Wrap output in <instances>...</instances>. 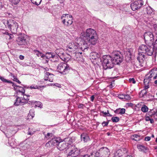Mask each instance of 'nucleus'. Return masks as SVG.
<instances>
[{"instance_id":"20e7f679","label":"nucleus","mask_w":157,"mask_h":157,"mask_svg":"<svg viewBox=\"0 0 157 157\" xmlns=\"http://www.w3.org/2000/svg\"><path fill=\"white\" fill-rule=\"evenodd\" d=\"M102 63V66L104 69L106 70L113 68L114 66V63L113 61L112 57L109 55L103 56L102 58L100 59Z\"/></svg>"},{"instance_id":"393cba45","label":"nucleus","mask_w":157,"mask_h":157,"mask_svg":"<svg viewBox=\"0 0 157 157\" xmlns=\"http://www.w3.org/2000/svg\"><path fill=\"white\" fill-rule=\"evenodd\" d=\"M64 141L67 142V146L69 145H71V144L74 141V139L70 137H68L67 138H65L64 140Z\"/></svg>"},{"instance_id":"680f3d73","label":"nucleus","mask_w":157,"mask_h":157,"mask_svg":"<svg viewBox=\"0 0 157 157\" xmlns=\"http://www.w3.org/2000/svg\"><path fill=\"white\" fill-rule=\"evenodd\" d=\"M157 71V68H154L152 69H151L150 71H152V72H153L154 74H155V72H154V71Z\"/></svg>"},{"instance_id":"bf43d9fd","label":"nucleus","mask_w":157,"mask_h":157,"mask_svg":"<svg viewBox=\"0 0 157 157\" xmlns=\"http://www.w3.org/2000/svg\"><path fill=\"white\" fill-rule=\"evenodd\" d=\"M41 54V56H40L43 59H46V57L45 56H46V55H44L42 53Z\"/></svg>"},{"instance_id":"4468645a","label":"nucleus","mask_w":157,"mask_h":157,"mask_svg":"<svg viewBox=\"0 0 157 157\" xmlns=\"http://www.w3.org/2000/svg\"><path fill=\"white\" fill-rule=\"evenodd\" d=\"M144 39L145 42L151 41L153 42L154 40V36L151 32H145L144 34Z\"/></svg>"},{"instance_id":"8fccbe9b","label":"nucleus","mask_w":157,"mask_h":157,"mask_svg":"<svg viewBox=\"0 0 157 157\" xmlns=\"http://www.w3.org/2000/svg\"><path fill=\"white\" fill-rule=\"evenodd\" d=\"M109 123V121H108L107 122H105L104 121L102 123V125L103 127L106 126L108 125Z\"/></svg>"},{"instance_id":"dca6fc26","label":"nucleus","mask_w":157,"mask_h":157,"mask_svg":"<svg viewBox=\"0 0 157 157\" xmlns=\"http://www.w3.org/2000/svg\"><path fill=\"white\" fill-rule=\"evenodd\" d=\"M24 100L22 98L17 97L16 99L15 100V102L14 105L16 106H18L20 105H23L24 104L27 103V101H23Z\"/></svg>"},{"instance_id":"f704fd0d","label":"nucleus","mask_w":157,"mask_h":157,"mask_svg":"<svg viewBox=\"0 0 157 157\" xmlns=\"http://www.w3.org/2000/svg\"><path fill=\"white\" fill-rule=\"evenodd\" d=\"M92 153H93V155H94V156H96V157H101V155L100 154L101 152L99 151V149L96 152H94Z\"/></svg>"},{"instance_id":"0e129e2a","label":"nucleus","mask_w":157,"mask_h":157,"mask_svg":"<svg viewBox=\"0 0 157 157\" xmlns=\"http://www.w3.org/2000/svg\"><path fill=\"white\" fill-rule=\"evenodd\" d=\"M94 98V95H92L90 97V100L92 101H93Z\"/></svg>"},{"instance_id":"e2e57ef3","label":"nucleus","mask_w":157,"mask_h":157,"mask_svg":"<svg viewBox=\"0 0 157 157\" xmlns=\"http://www.w3.org/2000/svg\"><path fill=\"white\" fill-rule=\"evenodd\" d=\"M19 58L21 60H23L24 59V56L23 55H20L19 56Z\"/></svg>"},{"instance_id":"603ef678","label":"nucleus","mask_w":157,"mask_h":157,"mask_svg":"<svg viewBox=\"0 0 157 157\" xmlns=\"http://www.w3.org/2000/svg\"><path fill=\"white\" fill-rule=\"evenodd\" d=\"M129 81L130 82H132L133 83H135L136 81L134 78H130L129 79Z\"/></svg>"},{"instance_id":"2eb2a0df","label":"nucleus","mask_w":157,"mask_h":157,"mask_svg":"<svg viewBox=\"0 0 157 157\" xmlns=\"http://www.w3.org/2000/svg\"><path fill=\"white\" fill-rule=\"evenodd\" d=\"M101 157H108L109 155V149L106 147H102L99 149Z\"/></svg>"},{"instance_id":"6e6d98bb","label":"nucleus","mask_w":157,"mask_h":157,"mask_svg":"<svg viewBox=\"0 0 157 157\" xmlns=\"http://www.w3.org/2000/svg\"><path fill=\"white\" fill-rule=\"evenodd\" d=\"M108 112H109L108 110H107V112H104L103 111H101V113H103V114H104V115H103V116L104 117H105L106 116H107V115L108 114Z\"/></svg>"},{"instance_id":"e433bc0d","label":"nucleus","mask_w":157,"mask_h":157,"mask_svg":"<svg viewBox=\"0 0 157 157\" xmlns=\"http://www.w3.org/2000/svg\"><path fill=\"white\" fill-rule=\"evenodd\" d=\"M9 34V33L4 29H0V35H6Z\"/></svg>"},{"instance_id":"aec40b11","label":"nucleus","mask_w":157,"mask_h":157,"mask_svg":"<svg viewBox=\"0 0 157 157\" xmlns=\"http://www.w3.org/2000/svg\"><path fill=\"white\" fill-rule=\"evenodd\" d=\"M155 74L153 72H152V71H150L148 74L147 75V76L145 79H144V83H145V81H147L148 82L150 81L151 78L153 76L152 75Z\"/></svg>"},{"instance_id":"79ce46f5","label":"nucleus","mask_w":157,"mask_h":157,"mask_svg":"<svg viewBox=\"0 0 157 157\" xmlns=\"http://www.w3.org/2000/svg\"><path fill=\"white\" fill-rule=\"evenodd\" d=\"M9 1L13 4L14 5L17 4L20 2L21 0H9Z\"/></svg>"},{"instance_id":"6ab92c4d","label":"nucleus","mask_w":157,"mask_h":157,"mask_svg":"<svg viewBox=\"0 0 157 157\" xmlns=\"http://www.w3.org/2000/svg\"><path fill=\"white\" fill-rule=\"evenodd\" d=\"M81 139L82 141H83L84 143L87 142L90 140L89 135L85 133H83L81 134Z\"/></svg>"},{"instance_id":"338daca9","label":"nucleus","mask_w":157,"mask_h":157,"mask_svg":"<svg viewBox=\"0 0 157 157\" xmlns=\"http://www.w3.org/2000/svg\"><path fill=\"white\" fill-rule=\"evenodd\" d=\"M15 79V80L16 82H17L18 83L20 84L21 83V82L19 81V80L17 78H14Z\"/></svg>"},{"instance_id":"774afa93","label":"nucleus","mask_w":157,"mask_h":157,"mask_svg":"<svg viewBox=\"0 0 157 157\" xmlns=\"http://www.w3.org/2000/svg\"><path fill=\"white\" fill-rule=\"evenodd\" d=\"M5 135H6V136L7 137H8V138L9 137V136H11L12 135L11 134L10 135H9V133H8V132L7 133H5Z\"/></svg>"},{"instance_id":"49530a36","label":"nucleus","mask_w":157,"mask_h":157,"mask_svg":"<svg viewBox=\"0 0 157 157\" xmlns=\"http://www.w3.org/2000/svg\"><path fill=\"white\" fill-rule=\"evenodd\" d=\"M156 112L153 109H151L148 112V114L149 116H152L155 115Z\"/></svg>"},{"instance_id":"c756f323","label":"nucleus","mask_w":157,"mask_h":157,"mask_svg":"<svg viewBox=\"0 0 157 157\" xmlns=\"http://www.w3.org/2000/svg\"><path fill=\"white\" fill-rule=\"evenodd\" d=\"M34 111L33 109H31L30 110L29 113L28 114V116L30 118H33L34 116Z\"/></svg>"},{"instance_id":"4c0bfd02","label":"nucleus","mask_w":157,"mask_h":157,"mask_svg":"<svg viewBox=\"0 0 157 157\" xmlns=\"http://www.w3.org/2000/svg\"><path fill=\"white\" fill-rule=\"evenodd\" d=\"M36 131L33 129H32L30 130V128H29L28 129V134L32 135L34 134L35 132Z\"/></svg>"},{"instance_id":"a878e982","label":"nucleus","mask_w":157,"mask_h":157,"mask_svg":"<svg viewBox=\"0 0 157 157\" xmlns=\"http://www.w3.org/2000/svg\"><path fill=\"white\" fill-rule=\"evenodd\" d=\"M152 45L151 46L155 51V55L157 53V38L154 43H152Z\"/></svg>"},{"instance_id":"13d9d810","label":"nucleus","mask_w":157,"mask_h":157,"mask_svg":"<svg viewBox=\"0 0 157 157\" xmlns=\"http://www.w3.org/2000/svg\"><path fill=\"white\" fill-rule=\"evenodd\" d=\"M151 139V137L149 136H146L144 138V140L146 141H149Z\"/></svg>"},{"instance_id":"9b49d317","label":"nucleus","mask_w":157,"mask_h":157,"mask_svg":"<svg viewBox=\"0 0 157 157\" xmlns=\"http://www.w3.org/2000/svg\"><path fill=\"white\" fill-rule=\"evenodd\" d=\"M20 147L19 150L22 155H25L30 147L29 144L25 142L20 144Z\"/></svg>"},{"instance_id":"3c124183","label":"nucleus","mask_w":157,"mask_h":157,"mask_svg":"<svg viewBox=\"0 0 157 157\" xmlns=\"http://www.w3.org/2000/svg\"><path fill=\"white\" fill-rule=\"evenodd\" d=\"M141 93H142V96L144 97L145 95L147 93V91L146 90H143L141 91Z\"/></svg>"},{"instance_id":"423d86ee","label":"nucleus","mask_w":157,"mask_h":157,"mask_svg":"<svg viewBox=\"0 0 157 157\" xmlns=\"http://www.w3.org/2000/svg\"><path fill=\"white\" fill-rule=\"evenodd\" d=\"M71 69L70 66L65 62L60 63L57 67V71L63 75H66L68 73Z\"/></svg>"},{"instance_id":"2f4dec72","label":"nucleus","mask_w":157,"mask_h":157,"mask_svg":"<svg viewBox=\"0 0 157 157\" xmlns=\"http://www.w3.org/2000/svg\"><path fill=\"white\" fill-rule=\"evenodd\" d=\"M141 111L144 113H146L148 110V108L145 105H143L141 108Z\"/></svg>"},{"instance_id":"1a4fd4ad","label":"nucleus","mask_w":157,"mask_h":157,"mask_svg":"<svg viewBox=\"0 0 157 157\" xmlns=\"http://www.w3.org/2000/svg\"><path fill=\"white\" fill-rule=\"evenodd\" d=\"M6 25L11 31L12 33L15 34L17 32L18 26L17 23L13 20H9L6 22Z\"/></svg>"},{"instance_id":"5fc2aeb1","label":"nucleus","mask_w":157,"mask_h":157,"mask_svg":"<svg viewBox=\"0 0 157 157\" xmlns=\"http://www.w3.org/2000/svg\"><path fill=\"white\" fill-rule=\"evenodd\" d=\"M7 35L9 36L8 38L9 39H12L14 37L13 35L9 33V34H7Z\"/></svg>"},{"instance_id":"864d4df0","label":"nucleus","mask_w":157,"mask_h":157,"mask_svg":"<svg viewBox=\"0 0 157 157\" xmlns=\"http://www.w3.org/2000/svg\"><path fill=\"white\" fill-rule=\"evenodd\" d=\"M153 28L155 32L157 31V24H154L153 25Z\"/></svg>"},{"instance_id":"c9c22d12","label":"nucleus","mask_w":157,"mask_h":157,"mask_svg":"<svg viewBox=\"0 0 157 157\" xmlns=\"http://www.w3.org/2000/svg\"><path fill=\"white\" fill-rule=\"evenodd\" d=\"M111 120L113 122L117 123L120 120L119 117H113L111 118Z\"/></svg>"},{"instance_id":"de8ad7c7","label":"nucleus","mask_w":157,"mask_h":157,"mask_svg":"<svg viewBox=\"0 0 157 157\" xmlns=\"http://www.w3.org/2000/svg\"><path fill=\"white\" fill-rule=\"evenodd\" d=\"M68 14H63L61 16V19L62 20L63 19H68Z\"/></svg>"},{"instance_id":"f257e3e1","label":"nucleus","mask_w":157,"mask_h":157,"mask_svg":"<svg viewBox=\"0 0 157 157\" xmlns=\"http://www.w3.org/2000/svg\"><path fill=\"white\" fill-rule=\"evenodd\" d=\"M98 36L96 31L91 28L87 29L85 32L81 34L79 39L81 49L84 52L87 51L89 48L90 44L94 45L98 41Z\"/></svg>"},{"instance_id":"bb28decb","label":"nucleus","mask_w":157,"mask_h":157,"mask_svg":"<svg viewBox=\"0 0 157 157\" xmlns=\"http://www.w3.org/2000/svg\"><path fill=\"white\" fill-rule=\"evenodd\" d=\"M46 60L47 62H48V60L51 58H52L54 57V56H53L52 53L48 52L46 54Z\"/></svg>"},{"instance_id":"f03ea898","label":"nucleus","mask_w":157,"mask_h":157,"mask_svg":"<svg viewBox=\"0 0 157 157\" xmlns=\"http://www.w3.org/2000/svg\"><path fill=\"white\" fill-rule=\"evenodd\" d=\"M154 53H155V51L152 46L142 44L138 48V56L137 59L140 62H142L145 59V55L151 56Z\"/></svg>"},{"instance_id":"7c9ffc66","label":"nucleus","mask_w":157,"mask_h":157,"mask_svg":"<svg viewBox=\"0 0 157 157\" xmlns=\"http://www.w3.org/2000/svg\"><path fill=\"white\" fill-rule=\"evenodd\" d=\"M44 86H37L36 85V84H34L31 85L30 86L29 88L31 89H39L40 88H41L42 87Z\"/></svg>"},{"instance_id":"58836bf2","label":"nucleus","mask_w":157,"mask_h":157,"mask_svg":"<svg viewBox=\"0 0 157 157\" xmlns=\"http://www.w3.org/2000/svg\"><path fill=\"white\" fill-rule=\"evenodd\" d=\"M53 134L52 133H48L45 136V138L47 139H49L53 136Z\"/></svg>"},{"instance_id":"473e14b6","label":"nucleus","mask_w":157,"mask_h":157,"mask_svg":"<svg viewBox=\"0 0 157 157\" xmlns=\"http://www.w3.org/2000/svg\"><path fill=\"white\" fill-rule=\"evenodd\" d=\"M147 14H148L151 15L154 13L153 10L150 7L147 8Z\"/></svg>"},{"instance_id":"c85d7f7f","label":"nucleus","mask_w":157,"mask_h":157,"mask_svg":"<svg viewBox=\"0 0 157 157\" xmlns=\"http://www.w3.org/2000/svg\"><path fill=\"white\" fill-rule=\"evenodd\" d=\"M138 148L140 150L144 151H146L147 150V147L142 145H138Z\"/></svg>"},{"instance_id":"052dcab7","label":"nucleus","mask_w":157,"mask_h":157,"mask_svg":"<svg viewBox=\"0 0 157 157\" xmlns=\"http://www.w3.org/2000/svg\"><path fill=\"white\" fill-rule=\"evenodd\" d=\"M53 85H54L57 87H61V86L60 85V84H59L58 83H55V84H53Z\"/></svg>"},{"instance_id":"a18cd8bd","label":"nucleus","mask_w":157,"mask_h":157,"mask_svg":"<svg viewBox=\"0 0 157 157\" xmlns=\"http://www.w3.org/2000/svg\"><path fill=\"white\" fill-rule=\"evenodd\" d=\"M35 106L41 108L42 107V103L40 101H36L35 102Z\"/></svg>"},{"instance_id":"ddd939ff","label":"nucleus","mask_w":157,"mask_h":157,"mask_svg":"<svg viewBox=\"0 0 157 157\" xmlns=\"http://www.w3.org/2000/svg\"><path fill=\"white\" fill-rule=\"evenodd\" d=\"M63 51L64 50L62 48H60L56 49L55 52L58 56L63 61L67 62L70 59V58L69 57L68 58L66 59L65 57V54L64 53Z\"/></svg>"},{"instance_id":"69168bd1","label":"nucleus","mask_w":157,"mask_h":157,"mask_svg":"<svg viewBox=\"0 0 157 157\" xmlns=\"http://www.w3.org/2000/svg\"><path fill=\"white\" fill-rule=\"evenodd\" d=\"M151 118L149 116H147L145 118V120L146 121H149L150 120Z\"/></svg>"},{"instance_id":"a19ab883","label":"nucleus","mask_w":157,"mask_h":157,"mask_svg":"<svg viewBox=\"0 0 157 157\" xmlns=\"http://www.w3.org/2000/svg\"><path fill=\"white\" fill-rule=\"evenodd\" d=\"M54 75L49 73V75L48 81L50 82H52L53 80Z\"/></svg>"},{"instance_id":"412c9836","label":"nucleus","mask_w":157,"mask_h":157,"mask_svg":"<svg viewBox=\"0 0 157 157\" xmlns=\"http://www.w3.org/2000/svg\"><path fill=\"white\" fill-rule=\"evenodd\" d=\"M125 112V109L124 108H119L117 109L114 111V113L116 114H120L122 115L124 114Z\"/></svg>"},{"instance_id":"f8f14e48","label":"nucleus","mask_w":157,"mask_h":157,"mask_svg":"<svg viewBox=\"0 0 157 157\" xmlns=\"http://www.w3.org/2000/svg\"><path fill=\"white\" fill-rule=\"evenodd\" d=\"M14 89L17 90V92L18 94H19L18 93H21V95L23 96H26L27 98H25L24 97L23 98H22L24 100L23 101H25H25L27 102V101L29 100L28 97H29V95H26L25 94V90L23 88L19 86H14Z\"/></svg>"},{"instance_id":"c03bdc74","label":"nucleus","mask_w":157,"mask_h":157,"mask_svg":"<svg viewBox=\"0 0 157 157\" xmlns=\"http://www.w3.org/2000/svg\"><path fill=\"white\" fill-rule=\"evenodd\" d=\"M148 83L149 82L147 81H145V83L144 82L145 86H144V89L143 90H146L147 89H148V88H149V85H146L147 83L148 84Z\"/></svg>"},{"instance_id":"7ed1b4c3","label":"nucleus","mask_w":157,"mask_h":157,"mask_svg":"<svg viewBox=\"0 0 157 157\" xmlns=\"http://www.w3.org/2000/svg\"><path fill=\"white\" fill-rule=\"evenodd\" d=\"M49 144L51 146H56L59 150L62 151L66 149L67 151V148L68 147L66 142L64 140L61 141V140L58 138L52 139L51 140L49 141L46 143V145L48 146Z\"/></svg>"},{"instance_id":"37998d69","label":"nucleus","mask_w":157,"mask_h":157,"mask_svg":"<svg viewBox=\"0 0 157 157\" xmlns=\"http://www.w3.org/2000/svg\"><path fill=\"white\" fill-rule=\"evenodd\" d=\"M49 75V73L48 72H46L45 73V75L44 78V79L45 80H48Z\"/></svg>"},{"instance_id":"09e8293b","label":"nucleus","mask_w":157,"mask_h":157,"mask_svg":"<svg viewBox=\"0 0 157 157\" xmlns=\"http://www.w3.org/2000/svg\"><path fill=\"white\" fill-rule=\"evenodd\" d=\"M124 98H124L126 100H129L130 99V97L129 95L125 94L124 95Z\"/></svg>"},{"instance_id":"ea45409f","label":"nucleus","mask_w":157,"mask_h":157,"mask_svg":"<svg viewBox=\"0 0 157 157\" xmlns=\"http://www.w3.org/2000/svg\"><path fill=\"white\" fill-rule=\"evenodd\" d=\"M33 52L38 57H40L41 56V54L42 53V52H40L39 51L36 49L33 50Z\"/></svg>"},{"instance_id":"4d7b16f0","label":"nucleus","mask_w":157,"mask_h":157,"mask_svg":"<svg viewBox=\"0 0 157 157\" xmlns=\"http://www.w3.org/2000/svg\"><path fill=\"white\" fill-rule=\"evenodd\" d=\"M84 107V105L82 104H79L78 105V107L79 108H81V109H83Z\"/></svg>"},{"instance_id":"4be33fe9","label":"nucleus","mask_w":157,"mask_h":157,"mask_svg":"<svg viewBox=\"0 0 157 157\" xmlns=\"http://www.w3.org/2000/svg\"><path fill=\"white\" fill-rule=\"evenodd\" d=\"M8 143L10 146L13 147H14L16 145V142L14 138H10L8 140Z\"/></svg>"},{"instance_id":"5701e85b","label":"nucleus","mask_w":157,"mask_h":157,"mask_svg":"<svg viewBox=\"0 0 157 157\" xmlns=\"http://www.w3.org/2000/svg\"><path fill=\"white\" fill-rule=\"evenodd\" d=\"M123 152L121 150H119L117 151L114 154V157H122Z\"/></svg>"},{"instance_id":"39448f33","label":"nucleus","mask_w":157,"mask_h":157,"mask_svg":"<svg viewBox=\"0 0 157 157\" xmlns=\"http://www.w3.org/2000/svg\"><path fill=\"white\" fill-rule=\"evenodd\" d=\"M80 45L79 44L76 43L73 44L70 43L67 47L66 51L67 54L74 58H77L78 55L80 53V52H77L75 50L78 48Z\"/></svg>"},{"instance_id":"9d476101","label":"nucleus","mask_w":157,"mask_h":157,"mask_svg":"<svg viewBox=\"0 0 157 157\" xmlns=\"http://www.w3.org/2000/svg\"><path fill=\"white\" fill-rule=\"evenodd\" d=\"M143 1L142 0L135 1L131 4V7L133 11H135L139 9L143 5Z\"/></svg>"},{"instance_id":"cd10ccee","label":"nucleus","mask_w":157,"mask_h":157,"mask_svg":"<svg viewBox=\"0 0 157 157\" xmlns=\"http://www.w3.org/2000/svg\"><path fill=\"white\" fill-rule=\"evenodd\" d=\"M132 140L136 141H139L140 139V136L136 134H134L132 136Z\"/></svg>"},{"instance_id":"a211bd4d","label":"nucleus","mask_w":157,"mask_h":157,"mask_svg":"<svg viewBox=\"0 0 157 157\" xmlns=\"http://www.w3.org/2000/svg\"><path fill=\"white\" fill-rule=\"evenodd\" d=\"M69 18H70L69 19H63L62 20V23L65 26H68L71 25L73 21L72 20V15H69Z\"/></svg>"},{"instance_id":"0eeeda50","label":"nucleus","mask_w":157,"mask_h":157,"mask_svg":"<svg viewBox=\"0 0 157 157\" xmlns=\"http://www.w3.org/2000/svg\"><path fill=\"white\" fill-rule=\"evenodd\" d=\"M112 56L114 64L119 65L122 62L123 57L120 52L119 51H114L113 52Z\"/></svg>"},{"instance_id":"72a5a7b5","label":"nucleus","mask_w":157,"mask_h":157,"mask_svg":"<svg viewBox=\"0 0 157 157\" xmlns=\"http://www.w3.org/2000/svg\"><path fill=\"white\" fill-rule=\"evenodd\" d=\"M31 1L33 4L37 6L39 5L41 2V0H31Z\"/></svg>"},{"instance_id":"6e6552de","label":"nucleus","mask_w":157,"mask_h":157,"mask_svg":"<svg viewBox=\"0 0 157 157\" xmlns=\"http://www.w3.org/2000/svg\"><path fill=\"white\" fill-rule=\"evenodd\" d=\"M67 153L68 156L73 155L74 156H77L79 154L80 151L75 146L69 145L67 148Z\"/></svg>"},{"instance_id":"f3484780","label":"nucleus","mask_w":157,"mask_h":157,"mask_svg":"<svg viewBox=\"0 0 157 157\" xmlns=\"http://www.w3.org/2000/svg\"><path fill=\"white\" fill-rule=\"evenodd\" d=\"M17 41L19 45H25L27 43L26 39L22 35H21L18 37L17 39Z\"/></svg>"},{"instance_id":"b1692460","label":"nucleus","mask_w":157,"mask_h":157,"mask_svg":"<svg viewBox=\"0 0 157 157\" xmlns=\"http://www.w3.org/2000/svg\"><path fill=\"white\" fill-rule=\"evenodd\" d=\"M0 79L3 82L12 83L13 84L12 86H13L14 88V86H17V85H16L14 83H13L11 81H10V80H8L6 79L5 78H4L3 77L0 76Z\"/></svg>"}]
</instances>
